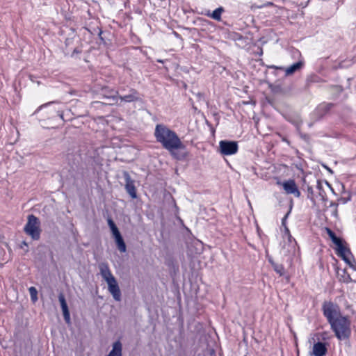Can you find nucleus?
Instances as JSON below:
<instances>
[{
  "label": "nucleus",
  "instance_id": "nucleus-9",
  "mask_svg": "<svg viewBox=\"0 0 356 356\" xmlns=\"http://www.w3.org/2000/svg\"><path fill=\"white\" fill-rule=\"evenodd\" d=\"M304 61L302 60H300L296 63H293V65H290L288 67H277L275 65H271L269 67L272 69H277L280 70H283L285 72L286 76H290L294 74L296 72L299 71L304 66Z\"/></svg>",
  "mask_w": 356,
  "mask_h": 356
},
{
  "label": "nucleus",
  "instance_id": "nucleus-25",
  "mask_svg": "<svg viewBox=\"0 0 356 356\" xmlns=\"http://www.w3.org/2000/svg\"><path fill=\"white\" fill-rule=\"evenodd\" d=\"M308 192H309V193L312 194L313 191H312V189L311 188H308Z\"/></svg>",
  "mask_w": 356,
  "mask_h": 356
},
{
  "label": "nucleus",
  "instance_id": "nucleus-15",
  "mask_svg": "<svg viewBox=\"0 0 356 356\" xmlns=\"http://www.w3.org/2000/svg\"><path fill=\"white\" fill-rule=\"evenodd\" d=\"M130 94L127 95L118 96V99H120L122 102H133L139 100L138 92L136 89L131 88L130 90Z\"/></svg>",
  "mask_w": 356,
  "mask_h": 356
},
{
  "label": "nucleus",
  "instance_id": "nucleus-27",
  "mask_svg": "<svg viewBox=\"0 0 356 356\" xmlns=\"http://www.w3.org/2000/svg\"><path fill=\"white\" fill-rule=\"evenodd\" d=\"M286 232L288 233V234H289V237H291V236H290V234H289V230L287 228H286Z\"/></svg>",
  "mask_w": 356,
  "mask_h": 356
},
{
  "label": "nucleus",
  "instance_id": "nucleus-13",
  "mask_svg": "<svg viewBox=\"0 0 356 356\" xmlns=\"http://www.w3.org/2000/svg\"><path fill=\"white\" fill-rule=\"evenodd\" d=\"M327 352V348L326 343L318 341L314 344L312 355L325 356Z\"/></svg>",
  "mask_w": 356,
  "mask_h": 356
},
{
  "label": "nucleus",
  "instance_id": "nucleus-24",
  "mask_svg": "<svg viewBox=\"0 0 356 356\" xmlns=\"http://www.w3.org/2000/svg\"><path fill=\"white\" fill-rule=\"evenodd\" d=\"M317 188L319 190V191H321L322 190V184L321 183V181H317V186H316Z\"/></svg>",
  "mask_w": 356,
  "mask_h": 356
},
{
  "label": "nucleus",
  "instance_id": "nucleus-28",
  "mask_svg": "<svg viewBox=\"0 0 356 356\" xmlns=\"http://www.w3.org/2000/svg\"><path fill=\"white\" fill-rule=\"evenodd\" d=\"M319 194H320V195H321L323 197L324 195L323 194V193H321V191H320Z\"/></svg>",
  "mask_w": 356,
  "mask_h": 356
},
{
  "label": "nucleus",
  "instance_id": "nucleus-5",
  "mask_svg": "<svg viewBox=\"0 0 356 356\" xmlns=\"http://www.w3.org/2000/svg\"><path fill=\"white\" fill-rule=\"evenodd\" d=\"M220 153L222 155H232L237 152L238 149V142L223 140L219 142Z\"/></svg>",
  "mask_w": 356,
  "mask_h": 356
},
{
  "label": "nucleus",
  "instance_id": "nucleus-18",
  "mask_svg": "<svg viewBox=\"0 0 356 356\" xmlns=\"http://www.w3.org/2000/svg\"><path fill=\"white\" fill-rule=\"evenodd\" d=\"M223 12L224 8L222 7H219L214 10L211 13L208 12L206 15L219 22L221 21V15Z\"/></svg>",
  "mask_w": 356,
  "mask_h": 356
},
{
  "label": "nucleus",
  "instance_id": "nucleus-17",
  "mask_svg": "<svg viewBox=\"0 0 356 356\" xmlns=\"http://www.w3.org/2000/svg\"><path fill=\"white\" fill-rule=\"evenodd\" d=\"M118 250L120 252H125L127 250L126 244L120 233L113 236Z\"/></svg>",
  "mask_w": 356,
  "mask_h": 356
},
{
  "label": "nucleus",
  "instance_id": "nucleus-10",
  "mask_svg": "<svg viewBox=\"0 0 356 356\" xmlns=\"http://www.w3.org/2000/svg\"><path fill=\"white\" fill-rule=\"evenodd\" d=\"M99 95L102 98L111 99L114 103H118V91L109 86H103L101 88Z\"/></svg>",
  "mask_w": 356,
  "mask_h": 356
},
{
  "label": "nucleus",
  "instance_id": "nucleus-16",
  "mask_svg": "<svg viewBox=\"0 0 356 356\" xmlns=\"http://www.w3.org/2000/svg\"><path fill=\"white\" fill-rule=\"evenodd\" d=\"M106 356H122V345L120 341L113 343L112 349Z\"/></svg>",
  "mask_w": 356,
  "mask_h": 356
},
{
  "label": "nucleus",
  "instance_id": "nucleus-30",
  "mask_svg": "<svg viewBox=\"0 0 356 356\" xmlns=\"http://www.w3.org/2000/svg\"><path fill=\"white\" fill-rule=\"evenodd\" d=\"M74 52L75 53H78L79 51H77L76 49L74 51Z\"/></svg>",
  "mask_w": 356,
  "mask_h": 356
},
{
  "label": "nucleus",
  "instance_id": "nucleus-7",
  "mask_svg": "<svg viewBox=\"0 0 356 356\" xmlns=\"http://www.w3.org/2000/svg\"><path fill=\"white\" fill-rule=\"evenodd\" d=\"M337 252L339 257H341L350 267H353V264L350 261V258L353 257V254L350 250L344 245L343 241L340 245H337Z\"/></svg>",
  "mask_w": 356,
  "mask_h": 356
},
{
  "label": "nucleus",
  "instance_id": "nucleus-21",
  "mask_svg": "<svg viewBox=\"0 0 356 356\" xmlns=\"http://www.w3.org/2000/svg\"><path fill=\"white\" fill-rule=\"evenodd\" d=\"M108 225L111 229L113 236H115V235L120 233V231L118 230L116 225L115 224V222H113V220L111 218L108 219Z\"/></svg>",
  "mask_w": 356,
  "mask_h": 356
},
{
  "label": "nucleus",
  "instance_id": "nucleus-2",
  "mask_svg": "<svg viewBox=\"0 0 356 356\" xmlns=\"http://www.w3.org/2000/svg\"><path fill=\"white\" fill-rule=\"evenodd\" d=\"M351 322L348 316H343L330 324L335 337L340 341L347 340L351 336Z\"/></svg>",
  "mask_w": 356,
  "mask_h": 356
},
{
  "label": "nucleus",
  "instance_id": "nucleus-29",
  "mask_svg": "<svg viewBox=\"0 0 356 356\" xmlns=\"http://www.w3.org/2000/svg\"><path fill=\"white\" fill-rule=\"evenodd\" d=\"M268 261L272 264V262H274L271 259H268Z\"/></svg>",
  "mask_w": 356,
  "mask_h": 356
},
{
  "label": "nucleus",
  "instance_id": "nucleus-12",
  "mask_svg": "<svg viewBox=\"0 0 356 356\" xmlns=\"http://www.w3.org/2000/svg\"><path fill=\"white\" fill-rule=\"evenodd\" d=\"M108 284V291L112 295L113 298L116 301H120L121 300V291L120 289V287L118 286V284L117 282V280H114L113 282H110L109 283H107Z\"/></svg>",
  "mask_w": 356,
  "mask_h": 356
},
{
  "label": "nucleus",
  "instance_id": "nucleus-1",
  "mask_svg": "<svg viewBox=\"0 0 356 356\" xmlns=\"http://www.w3.org/2000/svg\"><path fill=\"white\" fill-rule=\"evenodd\" d=\"M154 136L156 142L173 155L186 151V143L181 140L175 131L165 124H156Z\"/></svg>",
  "mask_w": 356,
  "mask_h": 356
},
{
  "label": "nucleus",
  "instance_id": "nucleus-4",
  "mask_svg": "<svg viewBox=\"0 0 356 356\" xmlns=\"http://www.w3.org/2000/svg\"><path fill=\"white\" fill-rule=\"evenodd\" d=\"M40 222L39 219L31 214L28 216V221L24 226V232L33 240H38L40 237Z\"/></svg>",
  "mask_w": 356,
  "mask_h": 356
},
{
  "label": "nucleus",
  "instance_id": "nucleus-23",
  "mask_svg": "<svg viewBox=\"0 0 356 356\" xmlns=\"http://www.w3.org/2000/svg\"><path fill=\"white\" fill-rule=\"evenodd\" d=\"M29 291L31 296V300L33 302H35L38 300V291L34 286H31L29 289Z\"/></svg>",
  "mask_w": 356,
  "mask_h": 356
},
{
  "label": "nucleus",
  "instance_id": "nucleus-6",
  "mask_svg": "<svg viewBox=\"0 0 356 356\" xmlns=\"http://www.w3.org/2000/svg\"><path fill=\"white\" fill-rule=\"evenodd\" d=\"M123 177L125 180L124 188L127 193L130 195L132 199L137 198V192L135 186V181L131 179L128 172H123Z\"/></svg>",
  "mask_w": 356,
  "mask_h": 356
},
{
  "label": "nucleus",
  "instance_id": "nucleus-3",
  "mask_svg": "<svg viewBox=\"0 0 356 356\" xmlns=\"http://www.w3.org/2000/svg\"><path fill=\"white\" fill-rule=\"evenodd\" d=\"M322 310L324 316L326 318L330 325L343 316L339 307L332 302H324L322 305Z\"/></svg>",
  "mask_w": 356,
  "mask_h": 356
},
{
  "label": "nucleus",
  "instance_id": "nucleus-22",
  "mask_svg": "<svg viewBox=\"0 0 356 356\" xmlns=\"http://www.w3.org/2000/svg\"><path fill=\"white\" fill-rule=\"evenodd\" d=\"M272 266L274 270L280 276L284 274V268L282 264H278L275 262H272Z\"/></svg>",
  "mask_w": 356,
  "mask_h": 356
},
{
  "label": "nucleus",
  "instance_id": "nucleus-14",
  "mask_svg": "<svg viewBox=\"0 0 356 356\" xmlns=\"http://www.w3.org/2000/svg\"><path fill=\"white\" fill-rule=\"evenodd\" d=\"M58 300L60 304V307L63 311V317L66 323H69L70 321V315L68 309V307L65 298V296L63 293H60L58 296Z\"/></svg>",
  "mask_w": 356,
  "mask_h": 356
},
{
  "label": "nucleus",
  "instance_id": "nucleus-11",
  "mask_svg": "<svg viewBox=\"0 0 356 356\" xmlns=\"http://www.w3.org/2000/svg\"><path fill=\"white\" fill-rule=\"evenodd\" d=\"M100 274L102 278L106 282V283H109L110 282H113L116 279L113 275L108 265L106 263H102L99 266Z\"/></svg>",
  "mask_w": 356,
  "mask_h": 356
},
{
  "label": "nucleus",
  "instance_id": "nucleus-26",
  "mask_svg": "<svg viewBox=\"0 0 356 356\" xmlns=\"http://www.w3.org/2000/svg\"><path fill=\"white\" fill-rule=\"evenodd\" d=\"M288 215H289V213H287V214L285 216L284 218L282 220V223H283V224H284V219H285L286 218H287Z\"/></svg>",
  "mask_w": 356,
  "mask_h": 356
},
{
  "label": "nucleus",
  "instance_id": "nucleus-20",
  "mask_svg": "<svg viewBox=\"0 0 356 356\" xmlns=\"http://www.w3.org/2000/svg\"><path fill=\"white\" fill-rule=\"evenodd\" d=\"M334 104L332 103H323L319 105L318 111L321 112L322 115L328 113L330 109L333 107Z\"/></svg>",
  "mask_w": 356,
  "mask_h": 356
},
{
  "label": "nucleus",
  "instance_id": "nucleus-19",
  "mask_svg": "<svg viewBox=\"0 0 356 356\" xmlns=\"http://www.w3.org/2000/svg\"><path fill=\"white\" fill-rule=\"evenodd\" d=\"M326 232L333 243H334L336 245H340V243L343 241L340 238H338L334 232L331 230L330 228L325 229Z\"/></svg>",
  "mask_w": 356,
  "mask_h": 356
},
{
  "label": "nucleus",
  "instance_id": "nucleus-8",
  "mask_svg": "<svg viewBox=\"0 0 356 356\" xmlns=\"http://www.w3.org/2000/svg\"><path fill=\"white\" fill-rule=\"evenodd\" d=\"M278 184H282L284 190L287 194H293L296 197L300 196V192L293 179H289L283 183L277 182Z\"/></svg>",
  "mask_w": 356,
  "mask_h": 356
}]
</instances>
